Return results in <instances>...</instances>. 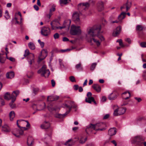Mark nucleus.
I'll return each mask as SVG.
<instances>
[{
  "instance_id": "1",
  "label": "nucleus",
  "mask_w": 146,
  "mask_h": 146,
  "mask_svg": "<svg viewBox=\"0 0 146 146\" xmlns=\"http://www.w3.org/2000/svg\"><path fill=\"white\" fill-rule=\"evenodd\" d=\"M101 29V27L99 26L96 28L88 29L87 34L86 35V38L88 41L91 42L93 40L98 46L100 45V42L97 39V38H99L102 41L104 40V37L100 35Z\"/></svg>"
},
{
  "instance_id": "2",
  "label": "nucleus",
  "mask_w": 146,
  "mask_h": 146,
  "mask_svg": "<svg viewBox=\"0 0 146 146\" xmlns=\"http://www.w3.org/2000/svg\"><path fill=\"white\" fill-rule=\"evenodd\" d=\"M105 126V124L103 123H98L96 125L90 124L87 126L86 131L87 133H88L91 132L93 130H95L96 131H103L106 129L103 127Z\"/></svg>"
},
{
  "instance_id": "3",
  "label": "nucleus",
  "mask_w": 146,
  "mask_h": 146,
  "mask_svg": "<svg viewBox=\"0 0 146 146\" xmlns=\"http://www.w3.org/2000/svg\"><path fill=\"white\" fill-rule=\"evenodd\" d=\"M38 73L40 74L42 76H44L45 78L48 77L50 74L49 69L46 68V66L45 65H43L38 71Z\"/></svg>"
},
{
  "instance_id": "4",
  "label": "nucleus",
  "mask_w": 146,
  "mask_h": 146,
  "mask_svg": "<svg viewBox=\"0 0 146 146\" xmlns=\"http://www.w3.org/2000/svg\"><path fill=\"white\" fill-rule=\"evenodd\" d=\"M80 27L76 26L74 25H72L70 31V34L74 35H79L81 33Z\"/></svg>"
},
{
  "instance_id": "5",
  "label": "nucleus",
  "mask_w": 146,
  "mask_h": 146,
  "mask_svg": "<svg viewBox=\"0 0 146 146\" xmlns=\"http://www.w3.org/2000/svg\"><path fill=\"white\" fill-rule=\"evenodd\" d=\"M78 140V137L68 140L65 143L64 145L67 146H72L74 145L75 142Z\"/></svg>"
},
{
  "instance_id": "6",
  "label": "nucleus",
  "mask_w": 146,
  "mask_h": 146,
  "mask_svg": "<svg viewBox=\"0 0 146 146\" xmlns=\"http://www.w3.org/2000/svg\"><path fill=\"white\" fill-rule=\"evenodd\" d=\"M72 20L77 23H80V19L78 13L77 12H75L72 14Z\"/></svg>"
},
{
  "instance_id": "7",
  "label": "nucleus",
  "mask_w": 146,
  "mask_h": 146,
  "mask_svg": "<svg viewBox=\"0 0 146 146\" xmlns=\"http://www.w3.org/2000/svg\"><path fill=\"white\" fill-rule=\"evenodd\" d=\"M41 33L43 36H46L50 33V29L48 27H44L42 28Z\"/></svg>"
},
{
  "instance_id": "8",
  "label": "nucleus",
  "mask_w": 146,
  "mask_h": 146,
  "mask_svg": "<svg viewBox=\"0 0 146 146\" xmlns=\"http://www.w3.org/2000/svg\"><path fill=\"white\" fill-rule=\"evenodd\" d=\"M131 2L127 1V2L123 4L121 8V11H123L125 9H126V11H127L130 8L131 6Z\"/></svg>"
},
{
  "instance_id": "9",
  "label": "nucleus",
  "mask_w": 146,
  "mask_h": 146,
  "mask_svg": "<svg viewBox=\"0 0 146 146\" xmlns=\"http://www.w3.org/2000/svg\"><path fill=\"white\" fill-rule=\"evenodd\" d=\"M48 52L46 49H43L41 52L40 56L39 57V60L41 61L43 60L47 55Z\"/></svg>"
},
{
  "instance_id": "10",
  "label": "nucleus",
  "mask_w": 146,
  "mask_h": 146,
  "mask_svg": "<svg viewBox=\"0 0 146 146\" xmlns=\"http://www.w3.org/2000/svg\"><path fill=\"white\" fill-rule=\"evenodd\" d=\"M60 24L59 22L57 19H55L50 23V25L51 26L52 29L53 30L56 29L57 27H58L57 26Z\"/></svg>"
},
{
  "instance_id": "11",
  "label": "nucleus",
  "mask_w": 146,
  "mask_h": 146,
  "mask_svg": "<svg viewBox=\"0 0 146 146\" xmlns=\"http://www.w3.org/2000/svg\"><path fill=\"white\" fill-rule=\"evenodd\" d=\"M27 128H26L25 127H22L17 130V133H13V134L16 137H19L20 135H23V130H27Z\"/></svg>"
},
{
  "instance_id": "12",
  "label": "nucleus",
  "mask_w": 146,
  "mask_h": 146,
  "mask_svg": "<svg viewBox=\"0 0 146 146\" xmlns=\"http://www.w3.org/2000/svg\"><path fill=\"white\" fill-rule=\"evenodd\" d=\"M70 21H69L67 20L65 21L62 26L58 27H57L56 29H61L65 28H67L69 29L70 27Z\"/></svg>"
},
{
  "instance_id": "13",
  "label": "nucleus",
  "mask_w": 146,
  "mask_h": 146,
  "mask_svg": "<svg viewBox=\"0 0 146 146\" xmlns=\"http://www.w3.org/2000/svg\"><path fill=\"white\" fill-rule=\"evenodd\" d=\"M20 92L18 90H16L13 91L11 95V98L13 99V101H15L16 97L18 96Z\"/></svg>"
},
{
  "instance_id": "14",
  "label": "nucleus",
  "mask_w": 146,
  "mask_h": 146,
  "mask_svg": "<svg viewBox=\"0 0 146 146\" xmlns=\"http://www.w3.org/2000/svg\"><path fill=\"white\" fill-rule=\"evenodd\" d=\"M121 27L120 26L117 27L114 30L113 33V36H118L121 31Z\"/></svg>"
},
{
  "instance_id": "15",
  "label": "nucleus",
  "mask_w": 146,
  "mask_h": 146,
  "mask_svg": "<svg viewBox=\"0 0 146 146\" xmlns=\"http://www.w3.org/2000/svg\"><path fill=\"white\" fill-rule=\"evenodd\" d=\"M45 104L44 103H43L41 105H38L36 106L35 104H34L33 106V108H35V107H36V110H42L45 107Z\"/></svg>"
},
{
  "instance_id": "16",
  "label": "nucleus",
  "mask_w": 146,
  "mask_h": 146,
  "mask_svg": "<svg viewBox=\"0 0 146 146\" xmlns=\"http://www.w3.org/2000/svg\"><path fill=\"white\" fill-rule=\"evenodd\" d=\"M98 9L99 11H100L104 9V4L102 2L100 1L97 4Z\"/></svg>"
},
{
  "instance_id": "17",
  "label": "nucleus",
  "mask_w": 146,
  "mask_h": 146,
  "mask_svg": "<svg viewBox=\"0 0 146 146\" xmlns=\"http://www.w3.org/2000/svg\"><path fill=\"white\" fill-rule=\"evenodd\" d=\"M2 131L4 132H9L11 131L10 127L7 125H5L2 127Z\"/></svg>"
},
{
  "instance_id": "18",
  "label": "nucleus",
  "mask_w": 146,
  "mask_h": 146,
  "mask_svg": "<svg viewBox=\"0 0 146 146\" xmlns=\"http://www.w3.org/2000/svg\"><path fill=\"white\" fill-rule=\"evenodd\" d=\"M59 96H49L47 97V100L49 101H53L58 100L59 98Z\"/></svg>"
},
{
  "instance_id": "19",
  "label": "nucleus",
  "mask_w": 146,
  "mask_h": 146,
  "mask_svg": "<svg viewBox=\"0 0 146 146\" xmlns=\"http://www.w3.org/2000/svg\"><path fill=\"white\" fill-rule=\"evenodd\" d=\"M93 88L98 92H100L101 90V87L97 84H94L93 85Z\"/></svg>"
},
{
  "instance_id": "20",
  "label": "nucleus",
  "mask_w": 146,
  "mask_h": 146,
  "mask_svg": "<svg viewBox=\"0 0 146 146\" xmlns=\"http://www.w3.org/2000/svg\"><path fill=\"white\" fill-rule=\"evenodd\" d=\"M15 76V73L13 71H10L7 72L6 74V77L8 79H12Z\"/></svg>"
},
{
  "instance_id": "21",
  "label": "nucleus",
  "mask_w": 146,
  "mask_h": 146,
  "mask_svg": "<svg viewBox=\"0 0 146 146\" xmlns=\"http://www.w3.org/2000/svg\"><path fill=\"white\" fill-rule=\"evenodd\" d=\"M69 113V111H66L64 114H61L60 113H56L54 115V116L56 118H61L64 117Z\"/></svg>"
},
{
  "instance_id": "22",
  "label": "nucleus",
  "mask_w": 146,
  "mask_h": 146,
  "mask_svg": "<svg viewBox=\"0 0 146 146\" xmlns=\"http://www.w3.org/2000/svg\"><path fill=\"white\" fill-rule=\"evenodd\" d=\"M116 133V131L115 128H111L108 131V134L111 136L115 135Z\"/></svg>"
},
{
  "instance_id": "23",
  "label": "nucleus",
  "mask_w": 146,
  "mask_h": 146,
  "mask_svg": "<svg viewBox=\"0 0 146 146\" xmlns=\"http://www.w3.org/2000/svg\"><path fill=\"white\" fill-rule=\"evenodd\" d=\"M34 141L32 137H29L27 138V144L28 146H33Z\"/></svg>"
},
{
  "instance_id": "24",
  "label": "nucleus",
  "mask_w": 146,
  "mask_h": 146,
  "mask_svg": "<svg viewBox=\"0 0 146 146\" xmlns=\"http://www.w3.org/2000/svg\"><path fill=\"white\" fill-rule=\"evenodd\" d=\"M28 58L30 60H28L29 64H31L32 63L34 62V55L33 54H30L28 56Z\"/></svg>"
},
{
  "instance_id": "25",
  "label": "nucleus",
  "mask_w": 146,
  "mask_h": 146,
  "mask_svg": "<svg viewBox=\"0 0 146 146\" xmlns=\"http://www.w3.org/2000/svg\"><path fill=\"white\" fill-rule=\"evenodd\" d=\"M50 126V124L49 122L47 121H45L43 124L41 125V127L42 129H47Z\"/></svg>"
},
{
  "instance_id": "26",
  "label": "nucleus",
  "mask_w": 146,
  "mask_h": 146,
  "mask_svg": "<svg viewBox=\"0 0 146 146\" xmlns=\"http://www.w3.org/2000/svg\"><path fill=\"white\" fill-rule=\"evenodd\" d=\"M126 13L124 12H122L118 16V19L119 21L121 22V21L125 17Z\"/></svg>"
},
{
  "instance_id": "27",
  "label": "nucleus",
  "mask_w": 146,
  "mask_h": 146,
  "mask_svg": "<svg viewBox=\"0 0 146 146\" xmlns=\"http://www.w3.org/2000/svg\"><path fill=\"white\" fill-rule=\"evenodd\" d=\"M117 97V95L112 93L110 94L108 97V98L110 100H113L115 99Z\"/></svg>"
},
{
  "instance_id": "28",
  "label": "nucleus",
  "mask_w": 146,
  "mask_h": 146,
  "mask_svg": "<svg viewBox=\"0 0 146 146\" xmlns=\"http://www.w3.org/2000/svg\"><path fill=\"white\" fill-rule=\"evenodd\" d=\"M78 138L79 140V142L80 143L83 144L86 141L87 138L86 137H83L81 136L79 138Z\"/></svg>"
},
{
  "instance_id": "29",
  "label": "nucleus",
  "mask_w": 146,
  "mask_h": 146,
  "mask_svg": "<svg viewBox=\"0 0 146 146\" xmlns=\"http://www.w3.org/2000/svg\"><path fill=\"white\" fill-rule=\"evenodd\" d=\"M80 5H81L82 8L85 10L86 9V8H88L90 6V4L87 2L80 4Z\"/></svg>"
},
{
  "instance_id": "30",
  "label": "nucleus",
  "mask_w": 146,
  "mask_h": 146,
  "mask_svg": "<svg viewBox=\"0 0 146 146\" xmlns=\"http://www.w3.org/2000/svg\"><path fill=\"white\" fill-rule=\"evenodd\" d=\"M126 109L125 108H119L118 109L119 114L120 115L124 114L125 112Z\"/></svg>"
},
{
  "instance_id": "31",
  "label": "nucleus",
  "mask_w": 146,
  "mask_h": 146,
  "mask_svg": "<svg viewBox=\"0 0 146 146\" xmlns=\"http://www.w3.org/2000/svg\"><path fill=\"white\" fill-rule=\"evenodd\" d=\"M4 98L5 100H9L10 99H12V98H11V95L10 93L8 92H6L5 94Z\"/></svg>"
},
{
  "instance_id": "32",
  "label": "nucleus",
  "mask_w": 146,
  "mask_h": 146,
  "mask_svg": "<svg viewBox=\"0 0 146 146\" xmlns=\"http://www.w3.org/2000/svg\"><path fill=\"white\" fill-rule=\"evenodd\" d=\"M9 117L11 121H12L15 116V113L14 111H12L9 113Z\"/></svg>"
},
{
  "instance_id": "33",
  "label": "nucleus",
  "mask_w": 146,
  "mask_h": 146,
  "mask_svg": "<svg viewBox=\"0 0 146 146\" xmlns=\"http://www.w3.org/2000/svg\"><path fill=\"white\" fill-rule=\"evenodd\" d=\"M122 94L123 95H125L127 94V95H128V96H127L126 97H125L126 96H123V98L125 100H126L128 99L130 97L131 95H130V94L129 92H125L124 93H123Z\"/></svg>"
},
{
  "instance_id": "34",
  "label": "nucleus",
  "mask_w": 146,
  "mask_h": 146,
  "mask_svg": "<svg viewBox=\"0 0 146 146\" xmlns=\"http://www.w3.org/2000/svg\"><path fill=\"white\" fill-rule=\"evenodd\" d=\"M55 10V6H52V7L51 9H50V12L49 14L48 15L49 16V18L50 19L52 15V12L54 11Z\"/></svg>"
},
{
  "instance_id": "35",
  "label": "nucleus",
  "mask_w": 146,
  "mask_h": 146,
  "mask_svg": "<svg viewBox=\"0 0 146 146\" xmlns=\"http://www.w3.org/2000/svg\"><path fill=\"white\" fill-rule=\"evenodd\" d=\"M28 45L29 47L31 50H34L35 48V44L32 42H29L28 43Z\"/></svg>"
},
{
  "instance_id": "36",
  "label": "nucleus",
  "mask_w": 146,
  "mask_h": 146,
  "mask_svg": "<svg viewBox=\"0 0 146 146\" xmlns=\"http://www.w3.org/2000/svg\"><path fill=\"white\" fill-rule=\"evenodd\" d=\"M94 100V98L93 97H89L88 98H86L85 101L86 102L89 103H91L92 101Z\"/></svg>"
},
{
  "instance_id": "37",
  "label": "nucleus",
  "mask_w": 146,
  "mask_h": 146,
  "mask_svg": "<svg viewBox=\"0 0 146 146\" xmlns=\"http://www.w3.org/2000/svg\"><path fill=\"white\" fill-rule=\"evenodd\" d=\"M75 68L77 69H79L80 70H82L83 68L81 62H80L78 64H76L75 65Z\"/></svg>"
},
{
  "instance_id": "38",
  "label": "nucleus",
  "mask_w": 146,
  "mask_h": 146,
  "mask_svg": "<svg viewBox=\"0 0 146 146\" xmlns=\"http://www.w3.org/2000/svg\"><path fill=\"white\" fill-rule=\"evenodd\" d=\"M70 0H60V4H66L69 3Z\"/></svg>"
},
{
  "instance_id": "39",
  "label": "nucleus",
  "mask_w": 146,
  "mask_h": 146,
  "mask_svg": "<svg viewBox=\"0 0 146 146\" xmlns=\"http://www.w3.org/2000/svg\"><path fill=\"white\" fill-rule=\"evenodd\" d=\"M48 110L50 111H52L54 110L56 111L57 110L56 108L53 107L52 106H48Z\"/></svg>"
},
{
  "instance_id": "40",
  "label": "nucleus",
  "mask_w": 146,
  "mask_h": 146,
  "mask_svg": "<svg viewBox=\"0 0 146 146\" xmlns=\"http://www.w3.org/2000/svg\"><path fill=\"white\" fill-rule=\"evenodd\" d=\"M15 101H13V99H12L11 102L9 104V106L11 108H13L15 107V105L13 103Z\"/></svg>"
},
{
  "instance_id": "41",
  "label": "nucleus",
  "mask_w": 146,
  "mask_h": 146,
  "mask_svg": "<svg viewBox=\"0 0 146 146\" xmlns=\"http://www.w3.org/2000/svg\"><path fill=\"white\" fill-rule=\"evenodd\" d=\"M136 30L138 31H141L143 30V27L141 25H137L136 26Z\"/></svg>"
},
{
  "instance_id": "42",
  "label": "nucleus",
  "mask_w": 146,
  "mask_h": 146,
  "mask_svg": "<svg viewBox=\"0 0 146 146\" xmlns=\"http://www.w3.org/2000/svg\"><path fill=\"white\" fill-rule=\"evenodd\" d=\"M113 115L114 116H115L120 115L119 114L118 108H117L115 110H114L113 113Z\"/></svg>"
},
{
  "instance_id": "43",
  "label": "nucleus",
  "mask_w": 146,
  "mask_h": 146,
  "mask_svg": "<svg viewBox=\"0 0 146 146\" xmlns=\"http://www.w3.org/2000/svg\"><path fill=\"white\" fill-rule=\"evenodd\" d=\"M117 42H118L119 44V45L122 47H124V46L123 44V42H122V40L121 39H118L117 41Z\"/></svg>"
},
{
  "instance_id": "44",
  "label": "nucleus",
  "mask_w": 146,
  "mask_h": 146,
  "mask_svg": "<svg viewBox=\"0 0 146 146\" xmlns=\"http://www.w3.org/2000/svg\"><path fill=\"white\" fill-rule=\"evenodd\" d=\"M65 106L66 108H69V110L66 111H69V113L70 111L71 110V108H75V106H68V105H67L66 104H65Z\"/></svg>"
},
{
  "instance_id": "45",
  "label": "nucleus",
  "mask_w": 146,
  "mask_h": 146,
  "mask_svg": "<svg viewBox=\"0 0 146 146\" xmlns=\"http://www.w3.org/2000/svg\"><path fill=\"white\" fill-rule=\"evenodd\" d=\"M5 18L7 20L10 18V16H9L8 11H6L5 12Z\"/></svg>"
},
{
  "instance_id": "46",
  "label": "nucleus",
  "mask_w": 146,
  "mask_h": 146,
  "mask_svg": "<svg viewBox=\"0 0 146 146\" xmlns=\"http://www.w3.org/2000/svg\"><path fill=\"white\" fill-rule=\"evenodd\" d=\"M5 59L4 57L1 56L0 57V62L2 63H3L5 62Z\"/></svg>"
},
{
  "instance_id": "47",
  "label": "nucleus",
  "mask_w": 146,
  "mask_h": 146,
  "mask_svg": "<svg viewBox=\"0 0 146 146\" xmlns=\"http://www.w3.org/2000/svg\"><path fill=\"white\" fill-rule=\"evenodd\" d=\"M97 65V64L96 63H93L91 66L90 69L91 70H93L95 68L96 66Z\"/></svg>"
},
{
  "instance_id": "48",
  "label": "nucleus",
  "mask_w": 146,
  "mask_h": 146,
  "mask_svg": "<svg viewBox=\"0 0 146 146\" xmlns=\"http://www.w3.org/2000/svg\"><path fill=\"white\" fill-rule=\"evenodd\" d=\"M69 79L72 82H75L76 80L74 76H71L69 77Z\"/></svg>"
},
{
  "instance_id": "49",
  "label": "nucleus",
  "mask_w": 146,
  "mask_h": 146,
  "mask_svg": "<svg viewBox=\"0 0 146 146\" xmlns=\"http://www.w3.org/2000/svg\"><path fill=\"white\" fill-rule=\"evenodd\" d=\"M140 45L142 47H146V42H141L140 43Z\"/></svg>"
},
{
  "instance_id": "50",
  "label": "nucleus",
  "mask_w": 146,
  "mask_h": 146,
  "mask_svg": "<svg viewBox=\"0 0 146 146\" xmlns=\"http://www.w3.org/2000/svg\"><path fill=\"white\" fill-rule=\"evenodd\" d=\"M29 51L28 49H26L25 51V54L24 56L25 57L27 56L29 54Z\"/></svg>"
},
{
  "instance_id": "51",
  "label": "nucleus",
  "mask_w": 146,
  "mask_h": 146,
  "mask_svg": "<svg viewBox=\"0 0 146 146\" xmlns=\"http://www.w3.org/2000/svg\"><path fill=\"white\" fill-rule=\"evenodd\" d=\"M45 137L44 139H47L48 140H50L51 138V136L47 134H45Z\"/></svg>"
},
{
  "instance_id": "52",
  "label": "nucleus",
  "mask_w": 146,
  "mask_h": 146,
  "mask_svg": "<svg viewBox=\"0 0 146 146\" xmlns=\"http://www.w3.org/2000/svg\"><path fill=\"white\" fill-rule=\"evenodd\" d=\"M71 49H64V50H60V52L62 53H63L66 52L67 51H69Z\"/></svg>"
},
{
  "instance_id": "53",
  "label": "nucleus",
  "mask_w": 146,
  "mask_h": 146,
  "mask_svg": "<svg viewBox=\"0 0 146 146\" xmlns=\"http://www.w3.org/2000/svg\"><path fill=\"white\" fill-rule=\"evenodd\" d=\"M7 46H6V47L5 48V50L6 51V52L5 53V54L6 55V58H8V57L7 56V54L9 53V52L8 50V48H7Z\"/></svg>"
},
{
  "instance_id": "54",
  "label": "nucleus",
  "mask_w": 146,
  "mask_h": 146,
  "mask_svg": "<svg viewBox=\"0 0 146 146\" xmlns=\"http://www.w3.org/2000/svg\"><path fill=\"white\" fill-rule=\"evenodd\" d=\"M59 35L58 33H56L54 35V38L55 39H57L59 38Z\"/></svg>"
},
{
  "instance_id": "55",
  "label": "nucleus",
  "mask_w": 146,
  "mask_h": 146,
  "mask_svg": "<svg viewBox=\"0 0 146 146\" xmlns=\"http://www.w3.org/2000/svg\"><path fill=\"white\" fill-rule=\"evenodd\" d=\"M140 138L139 137H136L134 138V141L135 142H138Z\"/></svg>"
},
{
  "instance_id": "56",
  "label": "nucleus",
  "mask_w": 146,
  "mask_h": 146,
  "mask_svg": "<svg viewBox=\"0 0 146 146\" xmlns=\"http://www.w3.org/2000/svg\"><path fill=\"white\" fill-rule=\"evenodd\" d=\"M79 86L78 85H75L74 86L73 88L74 90H77L79 88Z\"/></svg>"
},
{
  "instance_id": "57",
  "label": "nucleus",
  "mask_w": 146,
  "mask_h": 146,
  "mask_svg": "<svg viewBox=\"0 0 146 146\" xmlns=\"http://www.w3.org/2000/svg\"><path fill=\"white\" fill-rule=\"evenodd\" d=\"M109 21L110 22V23H118L119 22H121V21H119L118 20V21L116 20L115 21H111L110 19Z\"/></svg>"
},
{
  "instance_id": "58",
  "label": "nucleus",
  "mask_w": 146,
  "mask_h": 146,
  "mask_svg": "<svg viewBox=\"0 0 146 146\" xmlns=\"http://www.w3.org/2000/svg\"><path fill=\"white\" fill-rule=\"evenodd\" d=\"M7 59H9V60H10L12 62H14L15 60V59L12 57H10L9 58L8 57V58H7Z\"/></svg>"
},
{
  "instance_id": "59",
  "label": "nucleus",
  "mask_w": 146,
  "mask_h": 146,
  "mask_svg": "<svg viewBox=\"0 0 146 146\" xmlns=\"http://www.w3.org/2000/svg\"><path fill=\"white\" fill-rule=\"evenodd\" d=\"M24 122L27 123V125H26V127H30V124L27 121H24Z\"/></svg>"
},
{
  "instance_id": "60",
  "label": "nucleus",
  "mask_w": 146,
  "mask_h": 146,
  "mask_svg": "<svg viewBox=\"0 0 146 146\" xmlns=\"http://www.w3.org/2000/svg\"><path fill=\"white\" fill-rule=\"evenodd\" d=\"M106 98L105 96H103L102 98L101 101L102 102H104L106 101Z\"/></svg>"
},
{
  "instance_id": "61",
  "label": "nucleus",
  "mask_w": 146,
  "mask_h": 146,
  "mask_svg": "<svg viewBox=\"0 0 146 146\" xmlns=\"http://www.w3.org/2000/svg\"><path fill=\"white\" fill-rule=\"evenodd\" d=\"M135 99L137 100L138 102H140L141 101V99L140 98L135 97Z\"/></svg>"
},
{
  "instance_id": "62",
  "label": "nucleus",
  "mask_w": 146,
  "mask_h": 146,
  "mask_svg": "<svg viewBox=\"0 0 146 146\" xmlns=\"http://www.w3.org/2000/svg\"><path fill=\"white\" fill-rule=\"evenodd\" d=\"M51 82L52 86L54 87L55 84V81L53 80H52Z\"/></svg>"
},
{
  "instance_id": "63",
  "label": "nucleus",
  "mask_w": 146,
  "mask_h": 146,
  "mask_svg": "<svg viewBox=\"0 0 146 146\" xmlns=\"http://www.w3.org/2000/svg\"><path fill=\"white\" fill-rule=\"evenodd\" d=\"M92 95V93L90 92H88L87 94V96L88 98L91 97Z\"/></svg>"
},
{
  "instance_id": "64",
  "label": "nucleus",
  "mask_w": 146,
  "mask_h": 146,
  "mask_svg": "<svg viewBox=\"0 0 146 146\" xmlns=\"http://www.w3.org/2000/svg\"><path fill=\"white\" fill-rule=\"evenodd\" d=\"M109 117V115L108 114L106 115L103 117V119H108Z\"/></svg>"
}]
</instances>
